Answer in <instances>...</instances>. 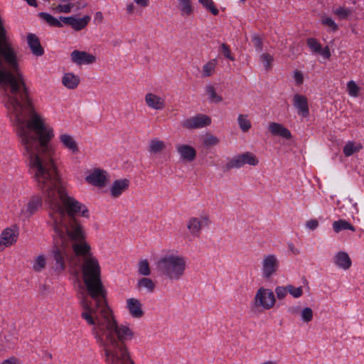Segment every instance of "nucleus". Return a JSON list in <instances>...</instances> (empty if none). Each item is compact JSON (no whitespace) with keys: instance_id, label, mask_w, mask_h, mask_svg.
<instances>
[{"instance_id":"obj_1","label":"nucleus","mask_w":364,"mask_h":364,"mask_svg":"<svg viewBox=\"0 0 364 364\" xmlns=\"http://www.w3.org/2000/svg\"><path fill=\"white\" fill-rule=\"evenodd\" d=\"M0 80V96L16 129L23 155L28 161L33 178L49 209L53 228L67 233L73 241L75 256L90 253L86 232L77 217H90L87 206L69 196L63 184L53 154L50 141L54 136L53 129L46 126L35 111L21 72Z\"/></svg>"},{"instance_id":"obj_2","label":"nucleus","mask_w":364,"mask_h":364,"mask_svg":"<svg viewBox=\"0 0 364 364\" xmlns=\"http://www.w3.org/2000/svg\"><path fill=\"white\" fill-rule=\"evenodd\" d=\"M81 257H85L82 266V279L88 294L95 301V306H92L84 292L80 294V305L83 309L81 317L92 326V334L97 343L103 345L117 339H132L134 332L127 326L119 325L108 306L97 259L92 256L91 250L90 253Z\"/></svg>"},{"instance_id":"obj_3","label":"nucleus","mask_w":364,"mask_h":364,"mask_svg":"<svg viewBox=\"0 0 364 364\" xmlns=\"http://www.w3.org/2000/svg\"><path fill=\"white\" fill-rule=\"evenodd\" d=\"M54 232L53 246L49 252L48 259L53 271L60 274L65 269L67 261L71 259L68 255V251L72 249L74 252V247L73 242L67 236V233L58 228Z\"/></svg>"},{"instance_id":"obj_4","label":"nucleus","mask_w":364,"mask_h":364,"mask_svg":"<svg viewBox=\"0 0 364 364\" xmlns=\"http://www.w3.org/2000/svg\"><path fill=\"white\" fill-rule=\"evenodd\" d=\"M186 267L185 258L175 255H165L156 262V269L160 274L172 281L181 279L184 274Z\"/></svg>"},{"instance_id":"obj_5","label":"nucleus","mask_w":364,"mask_h":364,"mask_svg":"<svg viewBox=\"0 0 364 364\" xmlns=\"http://www.w3.org/2000/svg\"><path fill=\"white\" fill-rule=\"evenodd\" d=\"M130 340L117 339L99 345L103 348L106 360L109 364H134L126 346V342Z\"/></svg>"},{"instance_id":"obj_6","label":"nucleus","mask_w":364,"mask_h":364,"mask_svg":"<svg viewBox=\"0 0 364 364\" xmlns=\"http://www.w3.org/2000/svg\"><path fill=\"white\" fill-rule=\"evenodd\" d=\"M254 300L256 306H262L266 310L272 308L276 302L273 291L264 287H261L257 290Z\"/></svg>"},{"instance_id":"obj_7","label":"nucleus","mask_w":364,"mask_h":364,"mask_svg":"<svg viewBox=\"0 0 364 364\" xmlns=\"http://www.w3.org/2000/svg\"><path fill=\"white\" fill-rule=\"evenodd\" d=\"M262 277L269 280L277 273L279 268V261L274 255H264L262 260Z\"/></svg>"},{"instance_id":"obj_8","label":"nucleus","mask_w":364,"mask_h":364,"mask_svg":"<svg viewBox=\"0 0 364 364\" xmlns=\"http://www.w3.org/2000/svg\"><path fill=\"white\" fill-rule=\"evenodd\" d=\"M211 124L210 117L203 114H198L195 117H189L181 122V126L188 129H195L209 126Z\"/></svg>"},{"instance_id":"obj_9","label":"nucleus","mask_w":364,"mask_h":364,"mask_svg":"<svg viewBox=\"0 0 364 364\" xmlns=\"http://www.w3.org/2000/svg\"><path fill=\"white\" fill-rule=\"evenodd\" d=\"M107 180V172L98 168L85 177V181L88 183L97 187H105Z\"/></svg>"},{"instance_id":"obj_10","label":"nucleus","mask_w":364,"mask_h":364,"mask_svg":"<svg viewBox=\"0 0 364 364\" xmlns=\"http://www.w3.org/2000/svg\"><path fill=\"white\" fill-rule=\"evenodd\" d=\"M70 57L71 60L77 65H88L96 61V57L92 54L77 50H73L70 54Z\"/></svg>"},{"instance_id":"obj_11","label":"nucleus","mask_w":364,"mask_h":364,"mask_svg":"<svg viewBox=\"0 0 364 364\" xmlns=\"http://www.w3.org/2000/svg\"><path fill=\"white\" fill-rule=\"evenodd\" d=\"M26 39L28 46L33 55L38 57L44 55V48L41 44L39 38L36 34L28 33Z\"/></svg>"},{"instance_id":"obj_12","label":"nucleus","mask_w":364,"mask_h":364,"mask_svg":"<svg viewBox=\"0 0 364 364\" xmlns=\"http://www.w3.org/2000/svg\"><path fill=\"white\" fill-rule=\"evenodd\" d=\"M129 183V180L127 178L115 180L110 188L112 197H119L124 191L128 190Z\"/></svg>"},{"instance_id":"obj_13","label":"nucleus","mask_w":364,"mask_h":364,"mask_svg":"<svg viewBox=\"0 0 364 364\" xmlns=\"http://www.w3.org/2000/svg\"><path fill=\"white\" fill-rule=\"evenodd\" d=\"M294 105L298 109V114L306 117L309 114L307 98L301 95L296 94L294 96Z\"/></svg>"},{"instance_id":"obj_14","label":"nucleus","mask_w":364,"mask_h":364,"mask_svg":"<svg viewBox=\"0 0 364 364\" xmlns=\"http://www.w3.org/2000/svg\"><path fill=\"white\" fill-rule=\"evenodd\" d=\"M269 131L272 135L282 136L286 139H290L292 137L290 131L279 123L271 122L269 125Z\"/></svg>"},{"instance_id":"obj_15","label":"nucleus","mask_w":364,"mask_h":364,"mask_svg":"<svg viewBox=\"0 0 364 364\" xmlns=\"http://www.w3.org/2000/svg\"><path fill=\"white\" fill-rule=\"evenodd\" d=\"M18 233L11 228H6L1 233V239L0 241V252L4 249V246H9L15 242L18 237Z\"/></svg>"},{"instance_id":"obj_16","label":"nucleus","mask_w":364,"mask_h":364,"mask_svg":"<svg viewBox=\"0 0 364 364\" xmlns=\"http://www.w3.org/2000/svg\"><path fill=\"white\" fill-rule=\"evenodd\" d=\"M177 151L180 154L181 159L186 161H193L196 157V149L188 144H181L177 146Z\"/></svg>"},{"instance_id":"obj_17","label":"nucleus","mask_w":364,"mask_h":364,"mask_svg":"<svg viewBox=\"0 0 364 364\" xmlns=\"http://www.w3.org/2000/svg\"><path fill=\"white\" fill-rule=\"evenodd\" d=\"M127 308L132 317L139 318L144 315L140 301L134 298L127 299Z\"/></svg>"},{"instance_id":"obj_18","label":"nucleus","mask_w":364,"mask_h":364,"mask_svg":"<svg viewBox=\"0 0 364 364\" xmlns=\"http://www.w3.org/2000/svg\"><path fill=\"white\" fill-rule=\"evenodd\" d=\"M145 102L149 107L154 109H162L165 107L164 100L151 92L146 95Z\"/></svg>"},{"instance_id":"obj_19","label":"nucleus","mask_w":364,"mask_h":364,"mask_svg":"<svg viewBox=\"0 0 364 364\" xmlns=\"http://www.w3.org/2000/svg\"><path fill=\"white\" fill-rule=\"evenodd\" d=\"M43 205L42 197L39 195H33L31 197L28 203L26 205V213L29 216L33 215L38 208Z\"/></svg>"},{"instance_id":"obj_20","label":"nucleus","mask_w":364,"mask_h":364,"mask_svg":"<svg viewBox=\"0 0 364 364\" xmlns=\"http://www.w3.org/2000/svg\"><path fill=\"white\" fill-rule=\"evenodd\" d=\"M335 264L343 269H348L352 264L351 259L346 252H338L335 256L334 259Z\"/></svg>"},{"instance_id":"obj_21","label":"nucleus","mask_w":364,"mask_h":364,"mask_svg":"<svg viewBox=\"0 0 364 364\" xmlns=\"http://www.w3.org/2000/svg\"><path fill=\"white\" fill-rule=\"evenodd\" d=\"M80 77L72 73H65L62 77L63 85L70 90L75 89L80 84Z\"/></svg>"},{"instance_id":"obj_22","label":"nucleus","mask_w":364,"mask_h":364,"mask_svg":"<svg viewBox=\"0 0 364 364\" xmlns=\"http://www.w3.org/2000/svg\"><path fill=\"white\" fill-rule=\"evenodd\" d=\"M60 140L65 146V148L71 151L73 154L79 151V148L77 142L69 134H63L60 136Z\"/></svg>"},{"instance_id":"obj_23","label":"nucleus","mask_w":364,"mask_h":364,"mask_svg":"<svg viewBox=\"0 0 364 364\" xmlns=\"http://www.w3.org/2000/svg\"><path fill=\"white\" fill-rule=\"evenodd\" d=\"M90 16L87 15L81 18H77L73 16L71 27L76 31H81L87 26L88 23L90 21Z\"/></svg>"},{"instance_id":"obj_24","label":"nucleus","mask_w":364,"mask_h":364,"mask_svg":"<svg viewBox=\"0 0 364 364\" xmlns=\"http://www.w3.org/2000/svg\"><path fill=\"white\" fill-rule=\"evenodd\" d=\"M333 229L337 233L344 230H350L353 232L355 231V228L352 224L342 219L333 222Z\"/></svg>"},{"instance_id":"obj_25","label":"nucleus","mask_w":364,"mask_h":364,"mask_svg":"<svg viewBox=\"0 0 364 364\" xmlns=\"http://www.w3.org/2000/svg\"><path fill=\"white\" fill-rule=\"evenodd\" d=\"M38 15L41 19L44 20L50 26L57 28H62L63 26V23L59 21V19H57L48 13L40 12Z\"/></svg>"},{"instance_id":"obj_26","label":"nucleus","mask_w":364,"mask_h":364,"mask_svg":"<svg viewBox=\"0 0 364 364\" xmlns=\"http://www.w3.org/2000/svg\"><path fill=\"white\" fill-rule=\"evenodd\" d=\"M38 15L41 19L44 20L50 26L57 28H62L63 26V23L59 21V19H57L48 13L40 12Z\"/></svg>"},{"instance_id":"obj_27","label":"nucleus","mask_w":364,"mask_h":364,"mask_svg":"<svg viewBox=\"0 0 364 364\" xmlns=\"http://www.w3.org/2000/svg\"><path fill=\"white\" fill-rule=\"evenodd\" d=\"M202 222L197 218H191L187 224V228L193 235H198L201 230Z\"/></svg>"},{"instance_id":"obj_28","label":"nucleus","mask_w":364,"mask_h":364,"mask_svg":"<svg viewBox=\"0 0 364 364\" xmlns=\"http://www.w3.org/2000/svg\"><path fill=\"white\" fill-rule=\"evenodd\" d=\"M136 287L139 289L146 288L149 292L151 293L154 291L156 285L151 279L142 277L138 280Z\"/></svg>"},{"instance_id":"obj_29","label":"nucleus","mask_w":364,"mask_h":364,"mask_svg":"<svg viewBox=\"0 0 364 364\" xmlns=\"http://www.w3.org/2000/svg\"><path fill=\"white\" fill-rule=\"evenodd\" d=\"M178 1L181 15L190 16L193 13V9L191 0H178Z\"/></svg>"},{"instance_id":"obj_30","label":"nucleus","mask_w":364,"mask_h":364,"mask_svg":"<svg viewBox=\"0 0 364 364\" xmlns=\"http://www.w3.org/2000/svg\"><path fill=\"white\" fill-rule=\"evenodd\" d=\"M240 158L243 161V165L249 164L250 166H257L259 161L256 156L251 152L247 151L240 154Z\"/></svg>"},{"instance_id":"obj_31","label":"nucleus","mask_w":364,"mask_h":364,"mask_svg":"<svg viewBox=\"0 0 364 364\" xmlns=\"http://www.w3.org/2000/svg\"><path fill=\"white\" fill-rule=\"evenodd\" d=\"M243 161L240 158V154L234 156L230 161H228L223 167L224 171H228L232 168H239L243 166Z\"/></svg>"},{"instance_id":"obj_32","label":"nucleus","mask_w":364,"mask_h":364,"mask_svg":"<svg viewBox=\"0 0 364 364\" xmlns=\"http://www.w3.org/2000/svg\"><path fill=\"white\" fill-rule=\"evenodd\" d=\"M205 92L208 95V99L210 102L217 104L222 102L223 97L216 93L215 89L213 85H207L205 87Z\"/></svg>"},{"instance_id":"obj_33","label":"nucleus","mask_w":364,"mask_h":364,"mask_svg":"<svg viewBox=\"0 0 364 364\" xmlns=\"http://www.w3.org/2000/svg\"><path fill=\"white\" fill-rule=\"evenodd\" d=\"M362 149L361 144L355 145L353 141H348L343 147V154L346 156H350Z\"/></svg>"},{"instance_id":"obj_34","label":"nucleus","mask_w":364,"mask_h":364,"mask_svg":"<svg viewBox=\"0 0 364 364\" xmlns=\"http://www.w3.org/2000/svg\"><path fill=\"white\" fill-rule=\"evenodd\" d=\"M203 6L213 15L217 16L219 14V10L216 8L213 0H198Z\"/></svg>"},{"instance_id":"obj_35","label":"nucleus","mask_w":364,"mask_h":364,"mask_svg":"<svg viewBox=\"0 0 364 364\" xmlns=\"http://www.w3.org/2000/svg\"><path fill=\"white\" fill-rule=\"evenodd\" d=\"M165 148V144L163 141L156 139H152L150 141L149 151L156 154L161 151Z\"/></svg>"},{"instance_id":"obj_36","label":"nucleus","mask_w":364,"mask_h":364,"mask_svg":"<svg viewBox=\"0 0 364 364\" xmlns=\"http://www.w3.org/2000/svg\"><path fill=\"white\" fill-rule=\"evenodd\" d=\"M306 44L313 53H318L321 50V44L315 38H307Z\"/></svg>"},{"instance_id":"obj_37","label":"nucleus","mask_w":364,"mask_h":364,"mask_svg":"<svg viewBox=\"0 0 364 364\" xmlns=\"http://www.w3.org/2000/svg\"><path fill=\"white\" fill-rule=\"evenodd\" d=\"M216 65V60H212L205 63L203 67V76L209 77L212 75Z\"/></svg>"},{"instance_id":"obj_38","label":"nucleus","mask_w":364,"mask_h":364,"mask_svg":"<svg viewBox=\"0 0 364 364\" xmlns=\"http://www.w3.org/2000/svg\"><path fill=\"white\" fill-rule=\"evenodd\" d=\"M138 273L140 275L149 276L151 274V269L149 262L146 259L141 260L139 262Z\"/></svg>"},{"instance_id":"obj_39","label":"nucleus","mask_w":364,"mask_h":364,"mask_svg":"<svg viewBox=\"0 0 364 364\" xmlns=\"http://www.w3.org/2000/svg\"><path fill=\"white\" fill-rule=\"evenodd\" d=\"M46 259L43 255H39L36 257V262L33 264V269L36 272H41L46 267Z\"/></svg>"},{"instance_id":"obj_40","label":"nucleus","mask_w":364,"mask_h":364,"mask_svg":"<svg viewBox=\"0 0 364 364\" xmlns=\"http://www.w3.org/2000/svg\"><path fill=\"white\" fill-rule=\"evenodd\" d=\"M334 14L340 19H347L348 16L351 15L352 11L349 9L345 7H338L335 10Z\"/></svg>"},{"instance_id":"obj_41","label":"nucleus","mask_w":364,"mask_h":364,"mask_svg":"<svg viewBox=\"0 0 364 364\" xmlns=\"http://www.w3.org/2000/svg\"><path fill=\"white\" fill-rule=\"evenodd\" d=\"M347 89L348 94L352 97H357L358 95L360 87L356 85L353 80H350L347 84Z\"/></svg>"},{"instance_id":"obj_42","label":"nucleus","mask_w":364,"mask_h":364,"mask_svg":"<svg viewBox=\"0 0 364 364\" xmlns=\"http://www.w3.org/2000/svg\"><path fill=\"white\" fill-rule=\"evenodd\" d=\"M238 124L240 125V129L243 132H247L251 127V123L250 120L247 119L244 117L242 114H240L237 119Z\"/></svg>"},{"instance_id":"obj_43","label":"nucleus","mask_w":364,"mask_h":364,"mask_svg":"<svg viewBox=\"0 0 364 364\" xmlns=\"http://www.w3.org/2000/svg\"><path fill=\"white\" fill-rule=\"evenodd\" d=\"M288 291L294 298H299L303 294L302 287H295L291 284H288Z\"/></svg>"},{"instance_id":"obj_44","label":"nucleus","mask_w":364,"mask_h":364,"mask_svg":"<svg viewBox=\"0 0 364 364\" xmlns=\"http://www.w3.org/2000/svg\"><path fill=\"white\" fill-rule=\"evenodd\" d=\"M301 319L308 323L313 319V311L310 307H305L301 311Z\"/></svg>"},{"instance_id":"obj_45","label":"nucleus","mask_w":364,"mask_h":364,"mask_svg":"<svg viewBox=\"0 0 364 364\" xmlns=\"http://www.w3.org/2000/svg\"><path fill=\"white\" fill-rule=\"evenodd\" d=\"M321 23L326 26H329L333 31H336L338 30V25L335 23V21L331 17H328V16L322 17Z\"/></svg>"},{"instance_id":"obj_46","label":"nucleus","mask_w":364,"mask_h":364,"mask_svg":"<svg viewBox=\"0 0 364 364\" xmlns=\"http://www.w3.org/2000/svg\"><path fill=\"white\" fill-rule=\"evenodd\" d=\"M220 50L226 58L232 61L235 60V58L233 57V55H232L230 48L228 44L224 43H222L220 46Z\"/></svg>"},{"instance_id":"obj_47","label":"nucleus","mask_w":364,"mask_h":364,"mask_svg":"<svg viewBox=\"0 0 364 364\" xmlns=\"http://www.w3.org/2000/svg\"><path fill=\"white\" fill-rule=\"evenodd\" d=\"M260 59L262 61L266 70L271 68V64L273 61V57L268 53H263L260 55Z\"/></svg>"},{"instance_id":"obj_48","label":"nucleus","mask_w":364,"mask_h":364,"mask_svg":"<svg viewBox=\"0 0 364 364\" xmlns=\"http://www.w3.org/2000/svg\"><path fill=\"white\" fill-rule=\"evenodd\" d=\"M218 142V139L212 134H207L203 139V144L206 146L216 145Z\"/></svg>"},{"instance_id":"obj_49","label":"nucleus","mask_w":364,"mask_h":364,"mask_svg":"<svg viewBox=\"0 0 364 364\" xmlns=\"http://www.w3.org/2000/svg\"><path fill=\"white\" fill-rule=\"evenodd\" d=\"M287 292H289L288 285L286 287L279 286L275 289V293L279 299H283L287 296Z\"/></svg>"},{"instance_id":"obj_50","label":"nucleus","mask_w":364,"mask_h":364,"mask_svg":"<svg viewBox=\"0 0 364 364\" xmlns=\"http://www.w3.org/2000/svg\"><path fill=\"white\" fill-rule=\"evenodd\" d=\"M252 41L257 51L260 52L262 50V39L258 35L252 36Z\"/></svg>"},{"instance_id":"obj_51","label":"nucleus","mask_w":364,"mask_h":364,"mask_svg":"<svg viewBox=\"0 0 364 364\" xmlns=\"http://www.w3.org/2000/svg\"><path fill=\"white\" fill-rule=\"evenodd\" d=\"M73 6V4H59L56 6L55 9L57 12L58 13H65L68 14L71 11V9Z\"/></svg>"},{"instance_id":"obj_52","label":"nucleus","mask_w":364,"mask_h":364,"mask_svg":"<svg viewBox=\"0 0 364 364\" xmlns=\"http://www.w3.org/2000/svg\"><path fill=\"white\" fill-rule=\"evenodd\" d=\"M294 78L297 85H301L304 82V76L301 71L295 70L294 72Z\"/></svg>"},{"instance_id":"obj_53","label":"nucleus","mask_w":364,"mask_h":364,"mask_svg":"<svg viewBox=\"0 0 364 364\" xmlns=\"http://www.w3.org/2000/svg\"><path fill=\"white\" fill-rule=\"evenodd\" d=\"M318 226V222L316 219H311L306 223V227L311 230H316Z\"/></svg>"},{"instance_id":"obj_54","label":"nucleus","mask_w":364,"mask_h":364,"mask_svg":"<svg viewBox=\"0 0 364 364\" xmlns=\"http://www.w3.org/2000/svg\"><path fill=\"white\" fill-rule=\"evenodd\" d=\"M318 54L321 55L325 58H329L331 57V51L328 46H326L324 48L321 47V50Z\"/></svg>"},{"instance_id":"obj_55","label":"nucleus","mask_w":364,"mask_h":364,"mask_svg":"<svg viewBox=\"0 0 364 364\" xmlns=\"http://www.w3.org/2000/svg\"><path fill=\"white\" fill-rule=\"evenodd\" d=\"M73 18V16H60L59 21L61 23H64L71 26Z\"/></svg>"},{"instance_id":"obj_56","label":"nucleus","mask_w":364,"mask_h":364,"mask_svg":"<svg viewBox=\"0 0 364 364\" xmlns=\"http://www.w3.org/2000/svg\"><path fill=\"white\" fill-rule=\"evenodd\" d=\"M136 4L141 6L146 7L149 5V0H134Z\"/></svg>"},{"instance_id":"obj_57","label":"nucleus","mask_w":364,"mask_h":364,"mask_svg":"<svg viewBox=\"0 0 364 364\" xmlns=\"http://www.w3.org/2000/svg\"><path fill=\"white\" fill-rule=\"evenodd\" d=\"M289 250L294 254L298 255L299 253V251L298 249L295 248L293 243H289L288 245Z\"/></svg>"},{"instance_id":"obj_58","label":"nucleus","mask_w":364,"mask_h":364,"mask_svg":"<svg viewBox=\"0 0 364 364\" xmlns=\"http://www.w3.org/2000/svg\"><path fill=\"white\" fill-rule=\"evenodd\" d=\"M102 19H103V16H102V12H100V11H97V12L95 14V21H97L98 22H102Z\"/></svg>"},{"instance_id":"obj_59","label":"nucleus","mask_w":364,"mask_h":364,"mask_svg":"<svg viewBox=\"0 0 364 364\" xmlns=\"http://www.w3.org/2000/svg\"><path fill=\"white\" fill-rule=\"evenodd\" d=\"M202 225H208L210 223V220H209V218L208 216H204L202 218Z\"/></svg>"},{"instance_id":"obj_60","label":"nucleus","mask_w":364,"mask_h":364,"mask_svg":"<svg viewBox=\"0 0 364 364\" xmlns=\"http://www.w3.org/2000/svg\"><path fill=\"white\" fill-rule=\"evenodd\" d=\"M134 6L133 4H130L127 6V12L128 13H132L134 11Z\"/></svg>"},{"instance_id":"obj_61","label":"nucleus","mask_w":364,"mask_h":364,"mask_svg":"<svg viewBox=\"0 0 364 364\" xmlns=\"http://www.w3.org/2000/svg\"><path fill=\"white\" fill-rule=\"evenodd\" d=\"M48 286H47L46 284H43L41 286V290L42 292L46 291H48Z\"/></svg>"},{"instance_id":"obj_62","label":"nucleus","mask_w":364,"mask_h":364,"mask_svg":"<svg viewBox=\"0 0 364 364\" xmlns=\"http://www.w3.org/2000/svg\"><path fill=\"white\" fill-rule=\"evenodd\" d=\"M2 364H12L9 360H5Z\"/></svg>"},{"instance_id":"obj_63","label":"nucleus","mask_w":364,"mask_h":364,"mask_svg":"<svg viewBox=\"0 0 364 364\" xmlns=\"http://www.w3.org/2000/svg\"><path fill=\"white\" fill-rule=\"evenodd\" d=\"M47 355H48V357L49 358H52V355H51L50 353H48V354H47Z\"/></svg>"},{"instance_id":"obj_64","label":"nucleus","mask_w":364,"mask_h":364,"mask_svg":"<svg viewBox=\"0 0 364 364\" xmlns=\"http://www.w3.org/2000/svg\"><path fill=\"white\" fill-rule=\"evenodd\" d=\"M240 1L244 3V2H245L246 0H240Z\"/></svg>"}]
</instances>
